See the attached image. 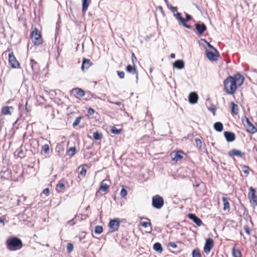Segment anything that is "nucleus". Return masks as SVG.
Here are the masks:
<instances>
[{"label":"nucleus","mask_w":257,"mask_h":257,"mask_svg":"<svg viewBox=\"0 0 257 257\" xmlns=\"http://www.w3.org/2000/svg\"><path fill=\"white\" fill-rule=\"evenodd\" d=\"M210 110L213 112V114L214 115L215 114L214 110L213 109H211Z\"/></svg>","instance_id":"nucleus-62"},{"label":"nucleus","mask_w":257,"mask_h":257,"mask_svg":"<svg viewBox=\"0 0 257 257\" xmlns=\"http://www.w3.org/2000/svg\"><path fill=\"white\" fill-rule=\"evenodd\" d=\"M43 192L46 196H48L49 194V189L48 188H46L43 190Z\"/></svg>","instance_id":"nucleus-56"},{"label":"nucleus","mask_w":257,"mask_h":257,"mask_svg":"<svg viewBox=\"0 0 257 257\" xmlns=\"http://www.w3.org/2000/svg\"><path fill=\"white\" fill-rule=\"evenodd\" d=\"M181 25H183L185 27L188 28V29H191V26L190 25H188L185 23V21H184L182 22Z\"/></svg>","instance_id":"nucleus-55"},{"label":"nucleus","mask_w":257,"mask_h":257,"mask_svg":"<svg viewBox=\"0 0 257 257\" xmlns=\"http://www.w3.org/2000/svg\"><path fill=\"white\" fill-rule=\"evenodd\" d=\"M120 196L122 197H125L127 195V191L124 188H122L120 193Z\"/></svg>","instance_id":"nucleus-45"},{"label":"nucleus","mask_w":257,"mask_h":257,"mask_svg":"<svg viewBox=\"0 0 257 257\" xmlns=\"http://www.w3.org/2000/svg\"><path fill=\"white\" fill-rule=\"evenodd\" d=\"M82 119V117H78L74 121V122L73 123V127H75L76 125H77L80 122V120L81 119Z\"/></svg>","instance_id":"nucleus-42"},{"label":"nucleus","mask_w":257,"mask_h":257,"mask_svg":"<svg viewBox=\"0 0 257 257\" xmlns=\"http://www.w3.org/2000/svg\"><path fill=\"white\" fill-rule=\"evenodd\" d=\"M14 108L12 106H5L2 109V113L4 115H11Z\"/></svg>","instance_id":"nucleus-22"},{"label":"nucleus","mask_w":257,"mask_h":257,"mask_svg":"<svg viewBox=\"0 0 257 257\" xmlns=\"http://www.w3.org/2000/svg\"><path fill=\"white\" fill-rule=\"evenodd\" d=\"M224 89L228 94H233L237 88L232 76H229L223 82Z\"/></svg>","instance_id":"nucleus-2"},{"label":"nucleus","mask_w":257,"mask_h":257,"mask_svg":"<svg viewBox=\"0 0 257 257\" xmlns=\"http://www.w3.org/2000/svg\"><path fill=\"white\" fill-rule=\"evenodd\" d=\"M141 225L145 228H148L149 231L147 232L150 233L152 230V224L150 220L148 218H141L140 221Z\"/></svg>","instance_id":"nucleus-8"},{"label":"nucleus","mask_w":257,"mask_h":257,"mask_svg":"<svg viewBox=\"0 0 257 257\" xmlns=\"http://www.w3.org/2000/svg\"><path fill=\"white\" fill-rule=\"evenodd\" d=\"M174 16L177 20L179 21V23L180 25H181V24L184 21H185V19L182 17L181 14L180 13L177 12L176 14H174Z\"/></svg>","instance_id":"nucleus-31"},{"label":"nucleus","mask_w":257,"mask_h":257,"mask_svg":"<svg viewBox=\"0 0 257 257\" xmlns=\"http://www.w3.org/2000/svg\"><path fill=\"white\" fill-rule=\"evenodd\" d=\"M76 153V149L75 147H71L70 148L67 152V154L70 156V157H72L73 156V155H74V154H75Z\"/></svg>","instance_id":"nucleus-35"},{"label":"nucleus","mask_w":257,"mask_h":257,"mask_svg":"<svg viewBox=\"0 0 257 257\" xmlns=\"http://www.w3.org/2000/svg\"><path fill=\"white\" fill-rule=\"evenodd\" d=\"M18 156L21 158H23L25 156L24 151L23 150L19 151Z\"/></svg>","instance_id":"nucleus-53"},{"label":"nucleus","mask_w":257,"mask_h":257,"mask_svg":"<svg viewBox=\"0 0 257 257\" xmlns=\"http://www.w3.org/2000/svg\"><path fill=\"white\" fill-rule=\"evenodd\" d=\"M153 248L159 253H161L163 251L162 245L159 242L155 243L153 245Z\"/></svg>","instance_id":"nucleus-29"},{"label":"nucleus","mask_w":257,"mask_h":257,"mask_svg":"<svg viewBox=\"0 0 257 257\" xmlns=\"http://www.w3.org/2000/svg\"><path fill=\"white\" fill-rule=\"evenodd\" d=\"M75 217H76V216L74 218H73L72 219L68 221V224H69L70 225H74L76 223V222L74 221V219H75Z\"/></svg>","instance_id":"nucleus-52"},{"label":"nucleus","mask_w":257,"mask_h":257,"mask_svg":"<svg viewBox=\"0 0 257 257\" xmlns=\"http://www.w3.org/2000/svg\"><path fill=\"white\" fill-rule=\"evenodd\" d=\"M245 232L248 234H250V229L247 225H245L243 227Z\"/></svg>","instance_id":"nucleus-50"},{"label":"nucleus","mask_w":257,"mask_h":257,"mask_svg":"<svg viewBox=\"0 0 257 257\" xmlns=\"http://www.w3.org/2000/svg\"><path fill=\"white\" fill-rule=\"evenodd\" d=\"M121 131V129H117L115 126H112L111 128V132L112 133L116 135L120 134Z\"/></svg>","instance_id":"nucleus-36"},{"label":"nucleus","mask_w":257,"mask_h":257,"mask_svg":"<svg viewBox=\"0 0 257 257\" xmlns=\"http://www.w3.org/2000/svg\"><path fill=\"white\" fill-rule=\"evenodd\" d=\"M246 122L247 123V132L254 134L257 132V129L254 127V126L249 121L247 118H246Z\"/></svg>","instance_id":"nucleus-14"},{"label":"nucleus","mask_w":257,"mask_h":257,"mask_svg":"<svg viewBox=\"0 0 257 257\" xmlns=\"http://www.w3.org/2000/svg\"><path fill=\"white\" fill-rule=\"evenodd\" d=\"M255 193L256 191L254 188L250 187L249 189L248 197L250 204L254 207L257 205V195Z\"/></svg>","instance_id":"nucleus-5"},{"label":"nucleus","mask_w":257,"mask_h":257,"mask_svg":"<svg viewBox=\"0 0 257 257\" xmlns=\"http://www.w3.org/2000/svg\"><path fill=\"white\" fill-rule=\"evenodd\" d=\"M92 65V63L90 60L86 58H83V62L81 66V69L84 71L85 69H87Z\"/></svg>","instance_id":"nucleus-17"},{"label":"nucleus","mask_w":257,"mask_h":257,"mask_svg":"<svg viewBox=\"0 0 257 257\" xmlns=\"http://www.w3.org/2000/svg\"><path fill=\"white\" fill-rule=\"evenodd\" d=\"M223 203V210L229 211L230 210V205L228 199L226 197L222 198Z\"/></svg>","instance_id":"nucleus-27"},{"label":"nucleus","mask_w":257,"mask_h":257,"mask_svg":"<svg viewBox=\"0 0 257 257\" xmlns=\"http://www.w3.org/2000/svg\"><path fill=\"white\" fill-rule=\"evenodd\" d=\"M185 15H186V19H185V22L189 21V20H190L191 19L192 17L190 15H189L187 13H186Z\"/></svg>","instance_id":"nucleus-54"},{"label":"nucleus","mask_w":257,"mask_h":257,"mask_svg":"<svg viewBox=\"0 0 257 257\" xmlns=\"http://www.w3.org/2000/svg\"><path fill=\"white\" fill-rule=\"evenodd\" d=\"M108 102L110 103H114V104H115L116 105H120L121 104V102L120 101H118V102H113L112 101H108Z\"/></svg>","instance_id":"nucleus-57"},{"label":"nucleus","mask_w":257,"mask_h":257,"mask_svg":"<svg viewBox=\"0 0 257 257\" xmlns=\"http://www.w3.org/2000/svg\"><path fill=\"white\" fill-rule=\"evenodd\" d=\"M73 249V245L71 243H68L67 245L68 252L70 253Z\"/></svg>","instance_id":"nucleus-41"},{"label":"nucleus","mask_w":257,"mask_h":257,"mask_svg":"<svg viewBox=\"0 0 257 257\" xmlns=\"http://www.w3.org/2000/svg\"><path fill=\"white\" fill-rule=\"evenodd\" d=\"M117 75L120 78H123L124 77V72L123 71H117Z\"/></svg>","instance_id":"nucleus-46"},{"label":"nucleus","mask_w":257,"mask_h":257,"mask_svg":"<svg viewBox=\"0 0 257 257\" xmlns=\"http://www.w3.org/2000/svg\"><path fill=\"white\" fill-rule=\"evenodd\" d=\"M82 12L83 14L86 13L88 7L91 2V0H82Z\"/></svg>","instance_id":"nucleus-23"},{"label":"nucleus","mask_w":257,"mask_h":257,"mask_svg":"<svg viewBox=\"0 0 257 257\" xmlns=\"http://www.w3.org/2000/svg\"><path fill=\"white\" fill-rule=\"evenodd\" d=\"M119 225L120 220L119 218H114L111 220L108 224L110 231L111 232L116 231L118 229Z\"/></svg>","instance_id":"nucleus-6"},{"label":"nucleus","mask_w":257,"mask_h":257,"mask_svg":"<svg viewBox=\"0 0 257 257\" xmlns=\"http://www.w3.org/2000/svg\"><path fill=\"white\" fill-rule=\"evenodd\" d=\"M195 143L196 147L199 149L201 148L202 146V142L201 140L199 139H195Z\"/></svg>","instance_id":"nucleus-44"},{"label":"nucleus","mask_w":257,"mask_h":257,"mask_svg":"<svg viewBox=\"0 0 257 257\" xmlns=\"http://www.w3.org/2000/svg\"><path fill=\"white\" fill-rule=\"evenodd\" d=\"M232 253L233 257H241L240 251L238 249H235L234 247L232 248Z\"/></svg>","instance_id":"nucleus-33"},{"label":"nucleus","mask_w":257,"mask_h":257,"mask_svg":"<svg viewBox=\"0 0 257 257\" xmlns=\"http://www.w3.org/2000/svg\"><path fill=\"white\" fill-rule=\"evenodd\" d=\"M214 129L217 132H221L223 130V124L220 122H216L214 124Z\"/></svg>","instance_id":"nucleus-30"},{"label":"nucleus","mask_w":257,"mask_h":257,"mask_svg":"<svg viewBox=\"0 0 257 257\" xmlns=\"http://www.w3.org/2000/svg\"><path fill=\"white\" fill-rule=\"evenodd\" d=\"M231 112L233 114H237L238 113V106L237 105L232 102L231 103Z\"/></svg>","instance_id":"nucleus-32"},{"label":"nucleus","mask_w":257,"mask_h":257,"mask_svg":"<svg viewBox=\"0 0 257 257\" xmlns=\"http://www.w3.org/2000/svg\"><path fill=\"white\" fill-rule=\"evenodd\" d=\"M244 155V153H242L241 151L236 149H232L228 152V155L231 157L237 156L238 157L242 158Z\"/></svg>","instance_id":"nucleus-12"},{"label":"nucleus","mask_w":257,"mask_h":257,"mask_svg":"<svg viewBox=\"0 0 257 257\" xmlns=\"http://www.w3.org/2000/svg\"><path fill=\"white\" fill-rule=\"evenodd\" d=\"M126 71L127 72L132 74H135L137 80L138 79V72L137 70L135 65L132 66L128 65L126 67Z\"/></svg>","instance_id":"nucleus-13"},{"label":"nucleus","mask_w":257,"mask_h":257,"mask_svg":"<svg viewBox=\"0 0 257 257\" xmlns=\"http://www.w3.org/2000/svg\"><path fill=\"white\" fill-rule=\"evenodd\" d=\"M164 1H165V2L166 3H167V2H168V0H164Z\"/></svg>","instance_id":"nucleus-63"},{"label":"nucleus","mask_w":257,"mask_h":257,"mask_svg":"<svg viewBox=\"0 0 257 257\" xmlns=\"http://www.w3.org/2000/svg\"><path fill=\"white\" fill-rule=\"evenodd\" d=\"M169 8L174 14H176L177 12V10L176 7L170 6Z\"/></svg>","instance_id":"nucleus-51"},{"label":"nucleus","mask_w":257,"mask_h":257,"mask_svg":"<svg viewBox=\"0 0 257 257\" xmlns=\"http://www.w3.org/2000/svg\"><path fill=\"white\" fill-rule=\"evenodd\" d=\"M198 95L195 92H192L190 94L189 96V100L191 103L194 104L197 102Z\"/></svg>","instance_id":"nucleus-21"},{"label":"nucleus","mask_w":257,"mask_h":257,"mask_svg":"<svg viewBox=\"0 0 257 257\" xmlns=\"http://www.w3.org/2000/svg\"><path fill=\"white\" fill-rule=\"evenodd\" d=\"M171 57L172 58H174L175 57V55L173 53L171 54Z\"/></svg>","instance_id":"nucleus-59"},{"label":"nucleus","mask_w":257,"mask_h":257,"mask_svg":"<svg viewBox=\"0 0 257 257\" xmlns=\"http://www.w3.org/2000/svg\"><path fill=\"white\" fill-rule=\"evenodd\" d=\"M206 56L207 58L211 61H215L218 60V53L217 54L215 51L214 52L209 51L208 50L206 51Z\"/></svg>","instance_id":"nucleus-11"},{"label":"nucleus","mask_w":257,"mask_h":257,"mask_svg":"<svg viewBox=\"0 0 257 257\" xmlns=\"http://www.w3.org/2000/svg\"><path fill=\"white\" fill-rule=\"evenodd\" d=\"M107 180H103L101 183L99 190H101L103 192H106L107 191L108 189L109 188V185L107 184L106 182Z\"/></svg>","instance_id":"nucleus-25"},{"label":"nucleus","mask_w":257,"mask_h":257,"mask_svg":"<svg viewBox=\"0 0 257 257\" xmlns=\"http://www.w3.org/2000/svg\"><path fill=\"white\" fill-rule=\"evenodd\" d=\"M31 38L35 45H39L42 43L40 32L37 28H35L32 32Z\"/></svg>","instance_id":"nucleus-3"},{"label":"nucleus","mask_w":257,"mask_h":257,"mask_svg":"<svg viewBox=\"0 0 257 257\" xmlns=\"http://www.w3.org/2000/svg\"><path fill=\"white\" fill-rule=\"evenodd\" d=\"M6 243L7 248L10 251L20 249L23 246L22 240L20 238L16 237L8 239Z\"/></svg>","instance_id":"nucleus-1"},{"label":"nucleus","mask_w":257,"mask_h":257,"mask_svg":"<svg viewBox=\"0 0 257 257\" xmlns=\"http://www.w3.org/2000/svg\"><path fill=\"white\" fill-rule=\"evenodd\" d=\"M42 150L45 154H48L49 152V146L47 144H45L42 146Z\"/></svg>","instance_id":"nucleus-39"},{"label":"nucleus","mask_w":257,"mask_h":257,"mask_svg":"<svg viewBox=\"0 0 257 257\" xmlns=\"http://www.w3.org/2000/svg\"><path fill=\"white\" fill-rule=\"evenodd\" d=\"M224 135L226 140L229 142L234 141L235 139V134L232 132H225Z\"/></svg>","instance_id":"nucleus-16"},{"label":"nucleus","mask_w":257,"mask_h":257,"mask_svg":"<svg viewBox=\"0 0 257 257\" xmlns=\"http://www.w3.org/2000/svg\"><path fill=\"white\" fill-rule=\"evenodd\" d=\"M9 62L12 68H17L20 67V64L17 60L13 52H11L9 54Z\"/></svg>","instance_id":"nucleus-7"},{"label":"nucleus","mask_w":257,"mask_h":257,"mask_svg":"<svg viewBox=\"0 0 257 257\" xmlns=\"http://www.w3.org/2000/svg\"><path fill=\"white\" fill-rule=\"evenodd\" d=\"M189 218L192 220L198 226H200L202 224L201 220L195 214L191 213L188 214Z\"/></svg>","instance_id":"nucleus-15"},{"label":"nucleus","mask_w":257,"mask_h":257,"mask_svg":"<svg viewBox=\"0 0 257 257\" xmlns=\"http://www.w3.org/2000/svg\"><path fill=\"white\" fill-rule=\"evenodd\" d=\"M0 222L4 223V219H3L2 218H0Z\"/></svg>","instance_id":"nucleus-61"},{"label":"nucleus","mask_w":257,"mask_h":257,"mask_svg":"<svg viewBox=\"0 0 257 257\" xmlns=\"http://www.w3.org/2000/svg\"><path fill=\"white\" fill-rule=\"evenodd\" d=\"M88 112L91 115L94 112V110L92 108H90L88 109Z\"/></svg>","instance_id":"nucleus-58"},{"label":"nucleus","mask_w":257,"mask_h":257,"mask_svg":"<svg viewBox=\"0 0 257 257\" xmlns=\"http://www.w3.org/2000/svg\"><path fill=\"white\" fill-rule=\"evenodd\" d=\"M174 67L179 69H183L184 67V62L183 60H178L174 63Z\"/></svg>","instance_id":"nucleus-24"},{"label":"nucleus","mask_w":257,"mask_h":257,"mask_svg":"<svg viewBox=\"0 0 257 257\" xmlns=\"http://www.w3.org/2000/svg\"><path fill=\"white\" fill-rule=\"evenodd\" d=\"M86 174V169L85 168V166H83L81 168V171L80 172V174L82 176L84 177V176H85Z\"/></svg>","instance_id":"nucleus-40"},{"label":"nucleus","mask_w":257,"mask_h":257,"mask_svg":"<svg viewBox=\"0 0 257 257\" xmlns=\"http://www.w3.org/2000/svg\"><path fill=\"white\" fill-rule=\"evenodd\" d=\"M202 40L204 41L207 44L208 47H209L210 49H213L214 51H215V52L217 54H218L217 50L212 45H211L209 43H208L205 40Z\"/></svg>","instance_id":"nucleus-47"},{"label":"nucleus","mask_w":257,"mask_h":257,"mask_svg":"<svg viewBox=\"0 0 257 257\" xmlns=\"http://www.w3.org/2000/svg\"><path fill=\"white\" fill-rule=\"evenodd\" d=\"M72 91H74L76 93V94L79 97H83L85 95L84 91L81 88H74L73 89Z\"/></svg>","instance_id":"nucleus-28"},{"label":"nucleus","mask_w":257,"mask_h":257,"mask_svg":"<svg viewBox=\"0 0 257 257\" xmlns=\"http://www.w3.org/2000/svg\"><path fill=\"white\" fill-rule=\"evenodd\" d=\"M213 246V240L209 238L206 239L205 245L204 247V251L206 254H208L212 248Z\"/></svg>","instance_id":"nucleus-9"},{"label":"nucleus","mask_w":257,"mask_h":257,"mask_svg":"<svg viewBox=\"0 0 257 257\" xmlns=\"http://www.w3.org/2000/svg\"><path fill=\"white\" fill-rule=\"evenodd\" d=\"M103 231V228L101 226L97 225L95 227L94 232L96 234H100Z\"/></svg>","instance_id":"nucleus-37"},{"label":"nucleus","mask_w":257,"mask_h":257,"mask_svg":"<svg viewBox=\"0 0 257 257\" xmlns=\"http://www.w3.org/2000/svg\"><path fill=\"white\" fill-rule=\"evenodd\" d=\"M242 171L246 174V176H247L249 174V168L248 166H243L242 167Z\"/></svg>","instance_id":"nucleus-43"},{"label":"nucleus","mask_w":257,"mask_h":257,"mask_svg":"<svg viewBox=\"0 0 257 257\" xmlns=\"http://www.w3.org/2000/svg\"><path fill=\"white\" fill-rule=\"evenodd\" d=\"M132 61L133 63V65H135V63L137 61V59L135 56L134 53H132Z\"/></svg>","instance_id":"nucleus-49"},{"label":"nucleus","mask_w":257,"mask_h":257,"mask_svg":"<svg viewBox=\"0 0 257 257\" xmlns=\"http://www.w3.org/2000/svg\"><path fill=\"white\" fill-rule=\"evenodd\" d=\"M164 205L163 197L158 195H155L152 198V205L156 209L161 208Z\"/></svg>","instance_id":"nucleus-4"},{"label":"nucleus","mask_w":257,"mask_h":257,"mask_svg":"<svg viewBox=\"0 0 257 257\" xmlns=\"http://www.w3.org/2000/svg\"><path fill=\"white\" fill-rule=\"evenodd\" d=\"M192 257H201V254L198 249H194L193 250Z\"/></svg>","instance_id":"nucleus-38"},{"label":"nucleus","mask_w":257,"mask_h":257,"mask_svg":"<svg viewBox=\"0 0 257 257\" xmlns=\"http://www.w3.org/2000/svg\"><path fill=\"white\" fill-rule=\"evenodd\" d=\"M30 65L31 69L34 72H38L39 71L40 67L38 63L33 59L31 60Z\"/></svg>","instance_id":"nucleus-20"},{"label":"nucleus","mask_w":257,"mask_h":257,"mask_svg":"<svg viewBox=\"0 0 257 257\" xmlns=\"http://www.w3.org/2000/svg\"><path fill=\"white\" fill-rule=\"evenodd\" d=\"M168 245L169 246L173 248H176L177 247V245L174 242H169L168 243Z\"/></svg>","instance_id":"nucleus-48"},{"label":"nucleus","mask_w":257,"mask_h":257,"mask_svg":"<svg viewBox=\"0 0 257 257\" xmlns=\"http://www.w3.org/2000/svg\"><path fill=\"white\" fill-rule=\"evenodd\" d=\"M93 138L95 140H100L102 138V135L101 133L96 132L93 133Z\"/></svg>","instance_id":"nucleus-34"},{"label":"nucleus","mask_w":257,"mask_h":257,"mask_svg":"<svg viewBox=\"0 0 257 257\" xmlns=\"http://www.w3.org/2000/svg\"><path fill=\"white\" fill-rule=\"evenodd\" d=\"M196 29L197 30L198 33L199 34H202L206 30V27L203 23L201 24L197 23L195 24Z\"/></svg>","instance_id":"nucleus-18"},{"label":"nucleus","mask_w":257,"mask_h":257,"mask_svg":"<svg viewBox=\"0 0 257 257\" xmlns=\"http://www.w3.org/2000/svg\"><path fill=\"white\" fill-rule=\"evenodd\" d=\"M183 152L181 151H179L175 152L174 154V157H173V154H172V158L173 161L177 162L183 158Z\"/></svg>","instance_id":"nucleus-19"},{"label":"nucleus","mask_w":257,"mask_h":257,"mask_svg":"<svg viewBox=\"0 0 257 257\" xmlns=\"http://www.w3.org/2000/svg\"><path fill=\"white\" fill-rule=\"evenodd\" d=\"M232 77L234 79L235 84L236 87L240 86L243 83L244 78L240 74H235L234 76Z\"/></svg>","instance_id":"nucleus-10"},{"label":"nucleus","mask_w":257,"mask_h":257,"mask_svg":"<svg viewBox=\"0 0 257 257\" xmlns=\"http://www.w3.org/2000/svg\"><path fill=\"white\" fill-rule=\"evenodd\" d=\"M65 189V186L63 182H59L57 185L56 190L57 192H62Z\"/></svg>","instance_id":"nucleus-26"},{"label":"nucleus","mask_w":257,"mask_h":257,"mask_svg":"<svg viewBox=\"0 0 257 257\" xmlns=\"http://www.w3.org/2000/svg\"><path fill=\"white\" fill-rule=\"evenodd\" d=\"M27 104H28V102H27L26 103V110L27 111V112H29V110L28 109V107H27Z\"/></svg>","instance_id":"nucleus-60"}]
</instances>
